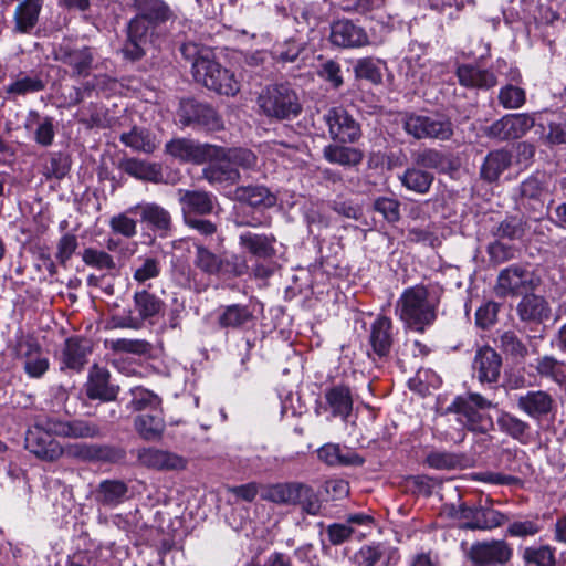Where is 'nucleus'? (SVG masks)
Masks as SVG:
<instances>
[{
    "label": "nucleus",
    "mask_w": 566,
    "mask_h": 566,
    "mask_svg": "<svg viewBox=\"0 0 566 566\" xmlns=\"http://www.w3.org/2000/svg\"><path fill=\"white\" fill-rule=\"evenodd\" d=\"M180 51L186 60L191 61L192 74L198 83L227 96L239 92L240 84L234 74L217 63L209 49L188 42L181 45Z\"/></svg>",
    "instance_id": "nucleus-1"
},
{
    "label": "nucleus",
    "mask_w": 566,
    "mask_h": 566,
    "mask_svg": "<svg viewBox=\"0 0 566 566\" xmlns=\"http://www.w3.org/2000/svg\"><path fill=\"white\" fill-rule=\"evenodd\" d=\"M438 300L423 285L403 291L396 303V314L409 328L423 332L437 317Z\"/></svg>",
    "instance_id": "nucleus-2"
},
{
    "label": "nucleus",
    "mask_w": 566,
    "mask_h": 566,
    "mask_svg": "<svg viewBox=\"0 0 566 566\" xmlns=\"http://www.w3.org/2000/svg\"><path fill=\"white\" fill-rule=\"evenodd\" d=\"M258 104L265 116L280 120L294 118L302 111L296 92L287 84L265 87L259 95Z\"/></svg>",
    "instance_id": "nucleus-3"
},
{
    "label": "nucleus",
    "mask_w": 566,
    "mask_h": 566,
    "mask_svg": "<svg viewBox=\"0 0 566 566\" xmlns=\"http://www.w3.org/2000/svg\"><path fill=\"white\" fill-rule=\"evenodd\" d=\"M492 402L479 394H469L467 397H457L448 407L450 412L458 415V421L468 430L476 433H486L493 428V419L486 413Z\"/></svg>",
    "instance_id": "nucleus-4"
},
{
    "label": "nucleus",
    "mask_w": 566,
    "mask_h": 566,
    "mask_svg": "<svg viewBox=\"0 0 566 566\" xmlns=\"http://www.w3.org/2000/svg\"><path fill=\"white\" fill-rule=\"evenodd\" d=\"M538 284L539 279L533 271L511 265L500 272L494 292L500 297L518 296L535 290Z\"/></svg>",
    "instance_id": "nucleus-5"
},
{
    "label": "nucleus",
    "mask_w": 566,
    "mask_h": 566,
    "mask_svg": "<svg viewBox=\"0 0 566 566\" xmlns=\"http://www.w3.org/2000/svg\"><path fill=\"white\" fill-rule=\"evenodd\" d=\"M49 426V418L39 419L27 432L25 448L41 460L55 461L63 455V447L52 438Z\"/></svg>",
    "instance_id": "nucleus-6"
},
{
    "label": "nucleus",
    "mask_w": 566,
    "mask_h": 566,
    "mask_svg": "<svg viewBox=\"0 0 566 566\" xmlns=\"http://www.w3.org/2000/svg\"><path fill=\"white\" fill-rule=\"evenodd\" d=\"M405 130L417 139L436 138L449 139L453 134L452 124L441 116L407 115L403 122Z\"/></svg>",
    "instance_id": "nucleus-7"
},
{
    "label": "nucleus",
    "mask_w": 566,
    "mask_h": 566,
    "mask_svg": "<svg viewBox=\"0 0 566 566\" xmlns=\"http://www.w3.org/2000/svg\"><path fill=\"white\" fill-rule=\"evenodd\" d=\"M333 140L342 144H353L361 136L360 125L343 107H333L324 115Z\"/></svg>",
    "instance_id": "nucleus-8"
},
{
    "label": "nucleus",
    "mask_w": 566,
    "mask_h": 566,
    "mask_svg": "<svg viewBox=\"0 0 566 566\" xmlns=\"http://www.w3.org/2000/svg\"><path fill=\"white\" fill-rule=\"evenodd\" d=\"M54 59L69 66L72 76H87L94 61L91 48L70 41L62 42L54 50Z\"/></svg>",
    "instance_id": "nucleus-9"
},
{
    "label": "nucleus",
    "mask_w": 566,
    "mask_h": 566,
    "mask_svg": "<svg viewBox=\"0 0 566 566\" xmlns=\"http://www.w3.org/2000/svg\"><path fill=\"white\" fill-rule=\"evenodd\" d=\"M513 555L512 547L503 539L478 542L471 545L468 556L475 566L506 564Z\"/></svg>",
    "instance_id": "nucleus-10"
},
{
    "label": "nucleus",
    "mask_w": 566,
    "mask_h": 566,
    "mask_svg": "<svg viewBox=\"0 0 566 566\" xmlns=\"http://www.w3.org/2000/svg\"><path fill=\"white\" fill-rule=\"evenodd\" d=\"M534 124L535 119L528 114H509L494 122L488 128L486 135L501 140L516 139L524 136Z\"/></svg>",
    "instance_id": "nucleus-11"
},
{
    "label": "nucleus",
    "mask_w": 566,
    "mask_h": 566,
    "mask_svg": "<svg viewBox=\"0 0 566 566\" xmlns=\"http://www.w3.org/2000/svg\"><path fill=\"white\" fill-rule=\"evenodd\" d=\"M63 454L78 461L117 462L124 458V452L113 447L82 442L66 444Z\"/></svg>",
    "instance_id": "nucleus-12"
},
{
    "label": "nucleus",
    "mask_w": 566,
    "mask_h": 566,
    "mask_svg": "<svg viewBox=\"0 0 566 566\" xmlns=\"http://www.w3.org/2000/svg\"><path fill=\"white\" fill-rule=\"evenodd\" d=\"M214 150L208 157L211 163L203 169V177L211 185L231 186L237 184L241 177L238 168L230 159L226 158L224 148L214 146Z\"/></svg>",
    "instance_id": "nucleus-13"
},
{
    "label": "nucleus",
    "mask_w": 566,
    "mask_h": 566,
    "mask_svg": "<svg viewBox=\"0 0 566 566\" xmlns=\"http://www.w3.org/2000/svg\"><path fill=\"white\" fill-rule=\"evenodd\" d=\"M331 42L339 48L353 49L369 44L366 31L348 19H340L331 24Z\"/></svg>",
    "instance_id": "nucleus-14"
},
{
    "label": "nucleus",
    "mask_w": 566,
    "mask_h": 566,
    "mask_svg": "<svg viewBox=\"0 0 566 566\" xmlns=\"http://www.w3.org/2000/svg\"><path fill=\"white\" fill-rule=\"evenodd\" d=\"M517 408L535 420H542L553 413L556 403L551 394L545 390H530L516 398Z\"/></svg>",
    "instance_id": "nucleus-15"
},
{
    "label": "nucleus",
    "mask_w": 566,
    "mask_h": 566,
    "mask_svg": "<svg viewBox=\"0 0 566 566\" xmlns=\"http://www.w3.org/2000/svg\"><path fill=\"white\" fill-rule=\"evenodd\" d=\"M156 27L154 23H148V20L140 15H136L128 24L127 41L123 48V53L130 60L140 59L145 53V45L148 41V33L150 28Z\"/></svg>",
    "instance_id": "nucleus-16"
},
{
    "label": "nucleus",
    "mask_w": 566,
    "mask_h": 566,
    "mask_svg": "<svg viewBox=\"0 0 566 566\" xmlns=\"http://www.w3.org/2000/svg\"><path fill=\"white\" fill-rule=\"evenodd\" d=\"M166 151L181 161L201 164L216 150L212 145H199L187 138H176L166 144Z\"/></svg>",
    "instance_id": "nucleus-17"
},
{
    "label": "nucleus",
    "mask_w": 566,
    "mask_h": 566,
    "mask_svg": "<svg viewBox=\"0 0 566 566\" xmlns=\"http://www.w3.org/2000/svg\"><path fill=\"white\" fill-rule=\"evenodd\" d=\"M19 356L23 359V368L31 378L42 377L49 369L48 356L33 339H24L19 344Z\"/></svg>",
    "instance_id": "nucleus-18"
},
{
    "label": "nucleus",
    "mask_w": 566,
    "mask_h": 566,
    "mask_svg": "<svg viewBox=\"0 0 566 566\" xmlns=\"http://www.w3.org/2000/svg\"><path fill=\"white\" fill-rule=\"evenodd\" d=\"M184 219L205 216L212 212L214 198L211 193L201 190H178Z\"/></svg>",
    "instance_id": "nucleus-19"
},
{
    "label": "nucleus",
    "mask_w": 566,
    "mask_h": 566,
    "mask_svg": "<svg viewBox=\"0 0 566 566\" xmlns=\"http://www.w3.org/2000/svg\"><path fill=\"white\" fill-rule=\"evenodd\" d=\"M462 516L470 520L461 526L465 530L490 531L500 527L507 521V517L500 511L482 506L465 507L462 510Z\"/></svg>",
    "instance_id": "nucleus-20"
},
{
    "label": "nucleus",
    "mask_w": 566,
    "mask_h": 566,
    "mask_svg": "<svg viewBox=\"0 0 566 566\" xmlns=\"http://www.w3.org/2000/svg\"><path fill=\"white\" fill-rule=\"evenodd\" d=\"M51 431L59 437L72 439H86L101 437V429L97 424L85 420L65 421L57 418H49Z\"/></svg>",
    "instance_id": "nucleus-21"
},
{
    "label": "nucleus",
    "mask_w": 566,
    "mask_h": 566,
    "mask_svg": "<svg viewBox=\"0 0 566 566\" xmlns=\"http://www.w3.org/2000/svg\"><path fill=\"white\" fill-rule=\"evenodd\" d=\"M109 371L97 365L90 370L86 384V395L91 399L112 401L117 397L118 387L109 384Z\"/></svg>",
    "instance_id": "nucleus-22"
},
{
    "label": "nucleus",
    "mask_w": 566,
    "mask_h": 566,
    "mask_svg": "<svg viewBox=\"0 0 566 566\" xmlns=\"http://www.w3.org/2000/svg\"><path fill=\"white\" fill-rule=\"evenodd\" d=\"M137 458L143 465L156 470H182L187 464L182 457L155 448L139 450Z\"/></svg>",
    "instance_id": "nucleus-23"
},
{
    "label": "nucleus",
    "mask_w": 566,
    "mask_h": 566,
    "mask_svg": "<svg viewBox=\"0 0 566 566\" xmlns=\"http://www.w3.org/2000/svg\"><path fill=\"white\" fill-rule=\"evenodd\" d=\"M502 360L500 355L491 347H483L476 352L473 370L481 382H494L499 379Z\"/></svg>",
    "instance_id": "nucleus-24"
},
{
    "label": "nucleus",
    "mask_w": 566,
    "mask_h": 566,
    "mask_svg": "<svg viewBox=\"0 0 566 566\" xmlns=\"http://www.w3.org/2000/svg\"><path fill=\"white\" fill-rule=\"evenodd\" d=\"M44 0H22L14 9L13 32L29 34L39 22Z\"/></svg>",
    "instance_id": "nucleus-25"
},
{
    "label": "nucleus",
    "mask_w": 566,
    "mask_h": 566,
    "mask_svg": "<svg viewBox=\"0 0 566 566\" xmlns=\"http://www.w3.org/2000/svg\"><path fill=\"white\" fill-rule=\"evenodd\" d=\"M392 321L378 316L370 326L369 343L376 355L385 357L390 353L394 342Z\"/></svg>",
    "instance_id": "nucleus-26"
},
{
    "label": "nucleus",
    "mask_w": 566,
    "mask_h": 566,
    "mask_svg": "<svg viewBox=\"0 0 566 566\" xmlns=\"http://www.w3.org/2000/svg\"><path fill=\"white\" fill-rule=\"evenodd\" d=\"M517 314L524 322L542 323L551 317V307L544 297L526 293L517 305Z\"/></svg>",
    "instance_id": "nucleus-27"
},
{
    "label": "nucleus",
    "mask_w": 566,
    "mask_h": 566,
    "mask_svg": "<svg viewBox=\"0 0 566 566\" xmlns=\"http://www.w3.org/2000/svg\"><path fill=\"white\" fill-rule=\"evenodd\" d=\"M275 239L272 235L254 233L251 231L242 232L239 235V245L251 255L259 259L272 258L275 254Z\"/></svg>",
    "instance_id": "nucleus-28"
},
{
    "label": "nucleus",
    "mask_w": 566,
    "mask_h": 566,
    "mask_svg": "<svg viewBox=\"0 0 566 566\" xmlns=\"http://www.w3.org/2000/svg\"><path fill=\"white\" fill-rule=\"evenodd\" d=\"M457 76L462 86L471 88H491L496 85V76L493 72L482 70L471 64L460 65Z\"/></svg>",
    "instance_id": "nucleus-29"
},
{
    "label": "nucleus",
    "mask_w": 566,
    "mask_h": 566,
    "mask_svg": "<svg viewBox=\"0 0 566 566\" xmlns=\"http://www.w3.org/2000/svg\"><path fill=\"white\" fill-rule=\"evenodd\" d=\"M321 461L327 465H359L364 460L354 451L336 443H326L317 450Z\"/></svg>",
    "instance_id": "nucleus-30"
},
{
    "label": "nucleus",
    "mask_w": 566,
    "mask_h": 566,
    "mask_svg": "<svg viewBox=\"0 0 566 566\" xmlns=\"http://www.w3.org/2000/svg\"><path fill=\"white\" fill-rule=\"evenodd\" d=\"M134 426L143 439L148 441L159 440L166 427L161 409L140 413L136 417Z\"/></svg>",
    "instance_id": "nucleus-31"
},
{
    "label": "nucleus",
    "mask_w": 566,
    "mask_h": 566,
    "mask_svg": "<svg viewBox=\"0 0 566 566\" xmlns=\"http://www.w3.org/2000/svg\"><path fill=\"white\" fill-rule=\"evenodd\" d=\"M128 211L139 213L142 221L147 222L155 230L168 231L171 228L170 213L157 203H140L132 207Z\"/></svg>",
    "instance_id": "nucleus-32"
},
{
    "label": "nucleus",
    "mask_w": 566,
    "mask_h": 566,
    "mask_svg": "<svg viewBox=\"0 0 566 566\" xmlns=\"http://www.w3.org/2000/svg\"><path fill=\"white\" fill-rule=\"evenodd\" d=\"M90 352L88 340L77 337L66 339L62 352L63 366L74 370L82 369Z\"/></svg>",
    "instance_id": "nucleus-33"
},
{
    "label": "nucleus",
    "mask_w": 566,
    "mask_h": 566,
    "mask_svg": "<svg viewBox=\"0 0 566 566\" xmlns=\"http://www.w3.org/2000/svg\"><path fill=\"white\" fill-rule=\"evenodd\" d=\"M544 175L537 174L525 179L520 186L522 203L534 211L542 210L544 207Z\"/></svg>",
    "instance_id": "nucleus-34"
},
{
    "label": "nucleus",
    "mask_w": 566,
    "mask_h": 566,
    "mask_svg": "<svg viewBox=\"0 0 566 566\" xmlns=\"http://www.w3.org/2000/svg\"><path fill=\"white\" fill-rule=\"evenodd\" d=\"M234 199L254 208H271L276 203V197L263 186L238 187Z\"/></svg>",
    "instance_id": "nucleus-35"
},
{
    "label": "nucleus",
    "mask_w": 566,
    "mask_h": 566,
    "mask_svg": "<svg viewBox=\"0 0 566 566\" xmlns=\"http://www.w3.org/2000/svg\"><path fill=\"white\" fill-rule=\"evenodd\" d=\"M33 126H35L33 129L35 143L43 147L51 146L55 137L53 118L48 116L41 117L38 112L31 111L25 122V128L32 129Z\"/></svg>",
    "instance_id": "nucleus-36"
},
{
    "label": "nucleus",
    "mask_w": 566,
    "mask_h": 566,
    "mask_svg": "<svg viewBox=\"0 0 566 566\" xmlns=\"http://www.w3.org/2000/svg\"><path fill=\"white\" fill-rule=\"evenodd\" d=\"M302 483L285 482L268 485L262 492V499L281 505H295Z\"/></svg>",
    "instance_id": "nucleus-37"
},
{
    "label": "nucleus",
    "mask_w": 566,
    "mask_h": 566,
    "mask_svg": "<svg viewBox=\"0 0 566 566\" xmlns=\"http://www.w3.org/2000/svg\"><path fill=\"white\" fill-rule=\"evenodd\" d=\"M326 402L334 417L346 420L353 410V398L348 387L335 386L325 394Z\"/></svg>",
    "instance_id": "nucleus-38"
},
{
    "label": "nucleus",
    "mask_w": 566,
    "mask_h": 566,
    "mask_svg": "<svg viewBox=\"0 0 566 566\" xmlns=\"http://www.w3.org/2000/svg\"><path fill=\"white\" fill-rule=\"evenodd\" d=\"M496 423L502 432L510 436L512 439L518 441L522 444H526L530 441V424L521 418L506 412L501 411Z\"/></svg>",
    "instance_id": "nucleus-39"
},
{
    "label": "nucleus",
    "mask_w": 566,
    "mask_h": 566,
    "mask_svg": "<svg viewBox=\"0 0 566 566\" xmlns=\"http://www.w3.org/2000/svg\"><path fill=\"white\" fill-rule=\"evenodd\" d=\"M137 14L156 25L172 18V12L163 0H134Z\"/></svg>",
    "instance_id": "nucleus-40"
},
{
    "label": "nucleus",
    "mask_w": 566,
    "mask_h": 566,
    "mask_svg": "<svg viewBox=\"0 0 566 566\" xmlns=\"http://www.w3.org/2000/svg\"><path fill=\"white\" fill-rule=\"evenodd\" d=\"M512 163V155L505 149L493 150L488 154L481 167V176L488 181H495Z\"/></svg>",
    "instance_id": "nucleus-41"
},
{
    "label": "nucleus",
    "mask_w": 566,
    "mask_h": 566,
    "mask_svg": "<svg viewBox=\"0 0 566 566\" xmlns=\"http://www.w3.org/2000/svg\"><path fill=\"white\" fill-rule=\"evenodd\" d=\"M127 485L119 480H105L99 483L96 491V500L105 506H116L122 503L127 495Z\"/></svg>",
    "instance_id": "nucleus-42"
},
{
    "label": "nucleus",
    "mask_w": 566,
    "mask_h": 566,
    "mask_svg": "<svg viewBox=\"0 0 566 566\" xmlns=\"http://www.w3.org/2000/svg\"><path fill=\"white\" fill-rule=\"evenodd\" d=\"M120 142L132 149L145 154L153 153L159 145L156 136L148 130L133 127L130 132L120 135Z\"/></svg>",
    "instance_id": "nucleus-43"
},
{
    "label": "nucleus",
    "mask_w": 566,
    "mask_h": 566,
    "mask_svg": "<svg viewBox=\"0 0 566 566\" xmlns=\"http://www.w3.org/2000/svg\"><path fill=\"white\" fill-rule=\"evenodd\" d=\"M324 158L331 164L340 166H356L361 163L364 154L361 150L340 145H327L323 149Z\"/></svg>",
    "instance_id": "nucleus-44"
},
{
    "label": "nucleus",
    "mask_w": 566,
    "mask_h": 566,
    "mask_svg": "<svg viewBox=\"0 0 566 566\" xmlns=\"http://www.w3.org/2000/svg\"><path fill=\"white\" fill-rule=\"evenodd\" d=\"M123 170L140 180L158 182L161 179V168L157 164L130 158L122 163Z\"/></svg>",
    "instance_id": "nucleus-45"
},
{
    "label": "nucleus",
    "mask_w": 566,
    "mask_h": 566,
    "mask_svg": "<svg viewBox=\"0 0 566 566\" xmlns=\"http://www.w3.org/2000/svg\"><path fill=\"white\" fill-rule=\"evenodd\" d=\"M539 376L548 378L556 384H566V364L553 356H543L534 365Z\"/></svg>",
    "instance_id": "nucleus-46"
},
{
    "label": "nucleus",
    "mask_w": 566,
    "mask_h": 566,
    "mask_svg": "<svg viewBox=\"0 0 566 566\" xmlns=\"http://www.w3.org/2000/svg\"><path fill=\"white\" fill-rule=\"evenodd\" d=\"M252 318L253 314L247 306L233 304L222 310L219 316V325L224 328H240Z\"/></svg>",
    "instance_id": "nucleus-47"
},
{
    "label": "nucleus",
    "mask_w": 566,
    "mask_h": 566,
    "mask_svg": "<svg viewBox=\"0 0 566 566\" xmlns=\"http://www.w3.org/2000/svg\"><path fill=\"white\" fill-rule=\"evenodd\" d=\"M71 161L66 154L54 151L48 154L41 172L46 179H62L70 170Z\"/></svg>",
    "instance_id": "nucleus-48"
},
{
    "label": "nucleus",
    "mask_w": 566,
    "mask_h": 566,
    "mask_svg": "<svg viewBox=\"0 0 566 566\" xmlns=\"http://www.w3.org/2000/svg\"><path fill=\"white\" fill-rule=\"evenodd\" d=\"M522 558L526 564H533L535 566H555L556 549L548 544L528 546L524 548Z\"/></svg>",
    "instance_id": "nucleus-49"
},
{
    "label": "nucleus",
    "mask_w": 566,
    "mask_h": 566,
    "mask_svg": "<svg viewBox=\"0 0 566 566\" xmlns=\"http://www.w3.org/2000/svg\"><path fill=\"white\" fill-rule=\"evenodd\" d=\"M497 99L505 109H518L526 102V91L517 84L510 83L500 88Z\"/></svg>",
    "instance_id": "nucleus-50"
},
{
    "label": "nucleus",
    "mask_w": 566,
    "mask_h": 566,
    "mask_svg": "<svg viewBox=\"0 0 566 566\" xmlns=\"http://www.w3.org/2000/svg\"><path fill=\"white\" fill-rule=\"evenodd\" d=\"M402 185L411 191L426 193L433 180L432 175L417 168L407 169L400 177Z\"/></svg>",
    "instance_id": "nucleus-51"
},
{
    "label": "nucleus",
    "mask_w": 566,
    "mask_h": 566,
    "mask_svg": "<svg viewBox=\"0 0 566 566\" xmlns=\"http://www.w3.org/2000/svg\"><path fill=\"white\" fill-rule=\"evenodd\" d=\"M161 405L160 398L151 391L144 388H135L132 390V400L128 405L133 411H155L159 410Z\"/></svg>",
    "instance_id": "nucleus-52"
},
{
    "label": "nucleus",
    "mask_w": 566,
    "mask_h": 566,
    "mask_svg": "<svg viewBox=\"0 0 566 566\" xmlns=\"http://www.w3.org/2000/svg\"><path fill=\"white\" fill-rule=\"evenodd\" d=\"M45 84L39 76H20L6 87L10 95H27L44 90Z\"/></svg>",
    "instance_id": "nucleus-53"
},
{
    "label": "nucleus",
    "mask_w": 566,
    "mask_h": 566,
    "mask_svg": "<svg viewBox=\"0 0 566 566\" xmlns=\"http://www.w3.org/2000/svg\"><path fill=\"white\" fill-rule=\"evenodd\" d=\"M134 301L142 319L151 317L161 310V301L147 291L135 293Z\"/></svg>",
    "instance_id": "nucleus-54"
},
{
    "label": "nucleus",
    "mask_w": 566,
    "mask_h": 566,
    "mask_svg": "<svg viewBox=\"0 0 566 566\" xmlns=\"http://www.w3.org/2000/svg\"><path fill=\"white\" fill-rule=\"evenodd\" d=\"M161 273V264L157 258H139V264L134 270L133 277L138 283H145L148 280L156 279Z\"/></svg>",
    "instance_id": "nucleus-55"
},
{
    "label": "nucleus",
    "mask_w": 566,
    "mask_h": 566,
    "mask_svg": "<svg viewBox=\"0 0 566 566\" xmlns=\"http://www.w3.org/2000/svg\"><path fill=\"white\" fill-rule=\"evenodd\" d=\"M195 264L205 273L217 274L222 270L223 261L205 247L198 245Z\"/></svg>",
    "instance_id": "nucleus-56"
},
{
    "label": "nucleus",
    "mask_w": 566,
    "mask_h": 566,
    "mask_svg": "<svg viewBox=\"0 0 566 566\" xmlns=\"http://www.w3.org/2000/svg\"><path fill=\"white\" fill-rule=\"evenodd\" d=\"M354 71L358 78L367 80L373 84H379L382 80L379 62L371 57L358 60Z\"/></svg>",
    "instance_id": "nucleus-57"
},
{
    "label": "nucleus",
    "mask_w": 566,
    "mask_h": 566,
    "mask_svg": "<svg viewBox=\"0 0 566 566\" xmlns=\"http://www.w3.org/2000/svg\"><path fill=\"white\" fill-rule=\"evenodd\" d=\"M224 156L230 159L233 166L242 169H253L256 167L258 157L250 149L245 148H224Z\"/></svg>",
    "instance_id": "nucleus-58"
},
{
    "label": "nucleus",
    "mask_w": 566,
    "mask_h": 566,
    "mask_svg": "<svg viewBox=\"0 0 566 566\" xmlns=\"http://www.w3.org/2000/svg\"><path fill=\"white\" fill-rule=\"evenodd\" d=\"M295 505H301L302 510L310 515H317L321 511V502L314 490L302 483Z\"/></svg>",
    "instance_id": "nucleus-59"
},
{
    "label": "nucleus",
    "mask_w": 566,
    "mask_h": 566,
    "mask_svg": "<svg viewBox=\"0 0 566 566\" xmlns=\"http://www.w3.org/2000/svg\"><path fill=\"white\" fill-rule=\"evenodd\" d=\"M500 348L515 358H523L527 354L526 346L518 336L511 331L504 332L500 337Z\"/></svg>",
    "instance_id": "nucleus-60"
},
{
    "label": "nucleus",
    "mask_w": 566,
    "mask_h": 566,
    "mask_svg": "<svg viewBox=\"0 0 566 566\" xmlns=\"http://www.w3.org/2000/svg\"><path fill=\"white\" fill-rule=\"evenodd\" d=\"M82 259L85 264L98 270H113L115 268V262L108 253L92 248L83 251Z\"/></svg>",
    "instance_id": "nucleus-61"
},
{
    "label": "nucleus",
    "mask_w": 566,
    "mask_h": 566,
    "mask_svg": "<svg viewBox=\"0 0 566 566\" xmlns=\"http://www.w3.org/2000/svg\"><path fill=\"white\" fill-rule=\"evenodd\" d=\"M525 234L524 223L516 218H507L502 221L496 230L499 238H506L510 240L521 239Z\"/></svg>",
    "instance_id": "nucleus-62"
},
{
    "label": "nucleus",
    "mask_w": 566,
    "mask_h": 566,
    "mask_svg": "<svg viewBox=\"0 0 566 566\" xmlns=\"http://www.w3.org/2000/svg\"><path fill=\"white\" fill-rule=\"evenodd\" d=\"M542 530V526L535 520L515 521L506 530L509 536L527 537L535 536Z\"/></svg>",
    "instance_id": "nucleus-63"
},
{
    "label": "nucleus",
    "mask_w": 566,
    "mask_h": 566,
    "mask_svg": "<svg viewBox=\"0 0 566 566\" xmlns=\"http://www.w3.org/2000/svg\"><path fill=\"white\" fill-rule=\"evenodd\" d=\"M109 227L115 233H119L126 238H132L137 233L136 221L126 213L114 216L109 220Z\"/></svg>",
    "instance_id": "nucleus-64"
}]
</instances>
